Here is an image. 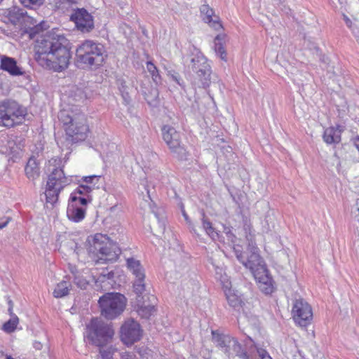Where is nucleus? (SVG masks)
Listing matches in <instances>:
<instances>
[{"label":"nucleus","mask_w":359,"mask_h":359,"mask_svg":"<svg viewBox=\"0 0 359 359\" xmlns=\"http://www.w3.org/2000/svg\"><path fill=\"white\" fill-rule=\"evenodd\" d=\"M292 314L295 323L301 327H306L310 324L313 318L311 307L302 298L295 299Z\"/></svg>","instance_id":"f8f14e48"},{"label":"nucleus","mask_w":359,"mask_h":359,"mask_svg":"<svg viewBox=\"0 0 359 359\" xmlns=\"http://www.w3.org/2000/svg\"><path fill=\"white\" fill-rule=\"evenodd\" d=\"M34 58L42 67L61 72L68 68L72 57L69 41L62 34L49 33L37 39Z\"/></svg>","instance_id":"f257e3e1"},{"label":"nucleus","mask_w":359,"mask_h":359,"mask_svg":"<svg viewBox=\"0 0 359 359\" xmlns=\"http://www.w3.org/2000/svg\"><path fill=\"white\" fill-rule=\"evenodd\" d=\"M114 349L111 347H107V348H101L100 349V353L101 354L102 359H111L112 358V355L114 354Z\"/></svg>","instance_id":"e433bc0d"},{"label":"nucleus","mask_w":359,"mask_h":359,"mask_svg":"<svg viewBox=\"0 0 359 359\" xmlns=\"http://www.w3.org/2000/svg\"><path fill=\"white\" fill-rule=\"evenodd\" d=\"M137 304L138 306V314L144 318L148 319L154 312V306L151 304H145L144 301V296L140 294V297L137 295Z\"/></svg>","instance_id":"5701e85b"},{"label":"nucleus","mask_w":359,"mask_h":359,"mask_svg":"<svg viewBox=\"0 0 359 359\" xmlns=\"http://www.w3.org/2000/svg\"><path fill=\"white\" fill-rule=\"evenodd\" d=\"M69 184V180L65 177L61 168L54 169L48 176L45 192L46 202L54 204L58 200L61 190Z\"/></svg>","instance_id":"1a4fd4ad"},{"label":"nucleus","mask_w":359,"mask_h":359,"mask_svg":"<svg viewBox=\"0 0 359 359\" xmlns=\"http://www.w3.org/2000/svg\"><path fill=\"white\" fill-rule=\"evenodd\" d=\"M127 266L130 271L135 276L133 289L136 295L140 297L145 291V273L140 262L134 258H128L126 260Z\"/></svg>","instance_id":"ddd939ff"},{"label":"nucleus","mask_w":359,"mask_h":359,"mask_svg":"<svg viewBox=\"0 0 359 359\" xmlns=\"http://www.w3.org/2000/svg\"><path fill=\"white\" fill-rule=\"evenodd\" d=\"M11 220V217H6L4 222H0V229L5 228Z\"/></svg>","instance_id":"864d4df0"},{"label":"nucleus","mask_w":359,"mask_h":359,"mask_svg":"<svg viewBox=\"0 0 359 359\" xmlns=\"http://www.w3.org/2000/svg\"><path fill=\"white\" fill-rule=\"evenodd\" d=\"M24 15L25 13L23 10L15 6L10 8L8 11V20L14 25L19 22L23 18Z\"/></svg>","instance_id":"c85d7f7f"},{"label":"nucleus","mask_w":359,"mask_h":359,"mask_svg":"<svg viewBox=\"0 0 359 359\" xmlns=\"http://www.w3.org/2000/svg\"><path fill=\"white\" fill-rule=\"evenodd\" d=\"M352 32H353V34L355 35V36L356 37L358 42H359V29L353 28L352 29Z\"/></svg>","instance_id":"13d9d810"},{"label":"nucleus","mask_w":359,"mask_h":359,"mask_svg":"<svg viewBox=\"0 0 359 359\" xmlns=\"http://www.w3.org/2000/svg\"><path fill=\"white\" fill-rule=\"evenodd\" d=\"M343 17H344V20L345 21V23L347 25V27H349L350 29H353L354 27H352L351 20L346 15H343Z\"/></svg>","instance_id":"603ef678"},{"label":"nucleus","mask_w":359,"mask_h":359,"mask_svg":"<svg viewBox=\"0 0 359 359\" xmlns=\"http://www.w3.org/2000/svg\"><path fill=\"white\" fill-rule=\"evenodd\" d=\"M18 323V317L16 315H12V317L3 325V330L7 333H11L15 331Z\"/></svg>","instance_id":"7c9ffc66"},{"label":"nucleus","mask_w":359,"mask_h":359,"mask_svg":"<svg viewBox=\"0 0 359 359\" xmlns=\"http://www.w3.org/2000/svg\"><path fill=\"white\" fill-rule=\"evenodd\" d=\"M114 273L112 271H104L102 273H100V275L98 277V280L100 282L105 281L106 279L107 280H111L114 278Z\"/></svg>","instance_id":"a19ab883"},{"label":"nucleus","mask_w":359,"mask_h":359,"mask_svg":"<svg viewBox=\"0 0 359 359\" xmlns=\"http://www.w3.org/2000/svg\"><path fill=\"white\" fill-rule=\"evenodd\" d=\"M276 218L272 212H268L262 222V227L266 232L271 231L275 227Z\"/></svg>","instance_id":"c756f323"},{"label":"nucleus","mask_w":359,"mask_h":359,"mask_svg":"<svg viewBox=\"0 0 359 359\" xmlns=\"http://www.w3.org/2000/svg\"><path fill=\"white\" fill-rule=\"evenodd\" d=\"M71 287L72 285L69 281L62 280L56 285L53 291V296L56 298L63 297L69 294Z\"/></svg>","instance_id":"a878e982"},{"label":"nucleus","mask_w":359,"mask_h":359,"mask_svg":"<svg viewBox=\"0 0 359 359\" xmlns=\"http://www.w3.org/2000/svg\"><path fill=\"white\" fill-rule=\"evenodd\" d=\"M25 7L39 6L43 4L44 0H20Z\"/></svg>","instance_id":"ea45409f"},{"label":"nucleus","mask_w":359,"mask_h":359,"mask_svg":"<svg viewBox=\"0 0 359 359\" xmlns=\"http://www.w3.org/2000/svg\"><path fill=\"white\" fill-rule=\"evenodd\" d=\"M248 251L249 252L245 255L243 265L250 270L255 279L266 285L264 289H262L266 294L271 293L273 291V287L271 285V278L269 274L264 260L259 255L255 243L252 242V239H250V243H248Z\"/></svg>","instance_id":"7ed1b4c3"},{"label":"nucleus","mask_w":359,"mask_h":359,"mask_svg":"<svg viewBox=\"0 0 359 359\" xmlns=\"http://www.w3.org/2000/svg\"><path fill=\"white\" fill-rule=\"evenodd\" d=\"M91 198H90L88 196L87 198L85 197H77V203L78 205H86L88 202L91 201Z\"/></svg>","instance_id":"de8ad7c7"},{"label":"nucleus","mask_w":359,"mask_h":359,"mask_svg":"<svg viewBox=\"0 0 359 359\" xmlns=\"http://www.w3.org/2000/svg\"><path fill=\"white\" fill-rule=\"evenodd\" d=\"M126 302V298L120 293H106L99 299L102 316L109 320L116 318L124 311Z\"/></svg>","instance_id":"423d86ee"},{"label":"nucleus","mask_w":359,"mask_h":359,"mask_svg":"<svg viewBox=\"0 0 359 359\" xmlns=\"http://www.w3.org/2000/svg\"><path fill=\"white\" fill-rule=\"evenodd\" d=\"M69 269L71 272V273L74 276V278H75V276H77V275H79L81 271H79V269L76 268V266H74V265H69Z\"/></svg>","instance_id":"8fccbe9b"},{"label":"nucleus","mask_w":359,"mask_h":359,"mask_svg":"<svg viewBox=\"0 0 359 359\" xmlns=\"http://www.w3.org/2000/svg\"><path fill=\"white\" fill-rule=\"evenodd\" d=\"M109 238L101 233H97L88 238V252L93 257L99 258L101 253L106 250Z\"/></svg>","instance_id":"2eb2a0df"},{"label":"nucleus","mask_w":359,"mask_h":359,"mask_svg":"<svg viewBox=\"0 0 359 359\" xmlns=\"http://www.w3.org/2000/svg\"><path fill=\"white\" fill-rule=\"evenodd\" d=\"M76 95H78V97H79V99H75L76 101H80L81 100H82L83 98V92L82 90L81 89H76Z\"/></svg>","instance_id":"5fc2aeb1"},{"label":"nucleus","mask_w":359,"mask_h":359,"mask_svg":"<svg viewBox=\"0 0 359 359\" xmlns=\"http://www.w3.org/2000/svg\"><path fill=\"white\" fill-rule=\"evenodd\" d=\"M8 313H9V315L11 316V317H12V315H15L13 313V308L11 307H8Z\"/></svg>","instance_id":"e2e57ef3"},{"label":"nucleus","mask_w":359,"mask_h":359,"mask_svg":"<svg viewBox=\"0 0 359 359\" xmlns=\"http://www.w3.org/2000/svg\"><path fill=\"white\" fill-rule=\"evenodd\" d=\"M201 221L203 229L205 231L206 233L214 240L218 238V233L215 231V228L212 226V223L205 216L204 212H202Z\"/></svg>","instance_id":"cd10ccee"},{"label":"nucleus","mask_w":359,"mask_h":359,"mask_svg":"<svg viewBox=\"0 0 359 359\" xmlns=\"http://www.w3.org/2000/svg\"><path fill=\"white\" fill-rule=\"evenodd\" d=\"M33 346L36 350H41L43 347V345L40 341H36L34 342Z\"/></svg>","instance_id":"6e6d98bb"},{"label":"nucleus","mask_w":359,"mask_h":359,"mask_svg":"<svg viewBox=\"0 0 359 359\" xmlns=\"http://www.w3.org/2000/svg\"><path fill=\"white\" fill-rule=\"evenodd\" d=\"M226 233L229 238H231V241H233V238H235L234 235H233V233H231V232L229 229Z\"/></svg>","instance_id":"680f3d73"},{"label":"nucleus","mask_w":359,"mask_h":359,"mask_svg":"<svg viewBox=\"0 0 359 359\" xmlns=\"http://www.w3.org/2000/svg\"><path fill=\"white\" fill-rule=\"evenodd\" d=\"M122 359H134L133 355L128 353H124L121 355Z\"/></svg>","instance_id":"4d7b16f0"},{"label":"nucleus","mask_w":359,"mask_h":359,"mask_svg":"<svg viewBox=\"0 0 359 359\" xmlns=\"http://www.w3.org/2000/svg\"><path fill=\"white\" fill-rule=\"evenodd\" d=\"M244 230L246 233V238L250 243V239L254 242V235L252 233V227L250 224H248L247 222L244 224Z\"/></svg>","instance_id":"79ce46f5"},{"label":"nucleus","mask_w":359,"mask_h":359,"mask_svg":"<svg viewBox=\"0 0 359 359\" xmlns=\"http://www.w3.org/2000/svg\"><path fill=\"white\" fill-rule=\"evenodd\" d=\"M162 135L173 156L180 161L187 160V152L181 143L180 133L170 126H164L162 128Z\"/></svg>","instance_id":"9d476101"},{"label":"nucleus","mask_w":359,"mask_h":359,"mask_svg":"<svg viewBox=\"0 0 359 359\" xmlns=\"http://www.w3.org/2000/svg\"><path fill=\"white\" fill-rule=\"evenodd\" d=\"M256 348L260 359H272L266 350L262 348H257V346Z\"/></svg>","instance_id":"a18cd8bd"},{"label":"nucleus","mask_w":359,"mask_h":359,"mask_svg":"<svg viewBox=\"0 0 359 359\" xmlns=\"http://www.w3.org/2000/svg\"><path fill=\"white\" fill-rule=\"evenodd\" d=\"M196 102L198 106L204 105L205 107H208L211 104L215 105L213 98L209 94H205L202 97L196 98Z\"/></svg>","instance_id":"2f4dec72"},{"label":"nucleus","mask_w":359,"mask_h":359,"mask_svg":"<svg viewBox=\"0 0 359 359\" xmlns=\"http://www.w3.org/2000/svg\"><path fill=\"white\" fill-rule=\"evenodd\" d=\"M53 4L57 8H65L72 4H75L76 0H53Z\"/></svg>","instance_id":"c9c22d12"},{"label":"nucleus","mask_w":359,"mask_h":359,"mask_svg":"<svg viewBox=\"0 0 359 359\" xmlns=\"http://www.w3.org/2000/svg\"><path fill=\"white\" fill-rule=\"evenodd\" d=\"M8 303L9 307L13 308V303L11 300H9Z\"/></svg>","instance_id":"0e129e2a"},{"label":"nucleus","mask_w":359,"mask_h":359,"mask_svg":"<svg viewBox=\"0 0 359 359\" xmlns=\"http://www.w3.org/2000/svg\"><path fill=\"white\" fill-rule=\"evenodd\" d=\"M58 119L65 130L66 147H69L86 139L89 129L83 114L70 108L62 109L58 113Z\"/></svg>","instance_id":"f03ea898"},{"label":"nucleus","mask_w":359,"mask_h":359,"mask_svg":"<svg viewBox=\"0 0 359 359\" xmlns=\"http://www.w3.org/2000/svg\"><path fill=\"white\" fill-rule=\"evenodd\" d=\"M118 88L121 92L123 97L126 98L125 94L126 95H128V93L127 92L128 87L123 80H118Z\"/></svg>","instance_id":"c03bdc74"},{"label":"nucleus","mask_w":359,"mask_h":359,"mask_svg":"<svg viewBox=\"0 0 359 359\" xmlns=\"http://www.w3.org/2000/svg\"><path fill=\"white\" fill-rule=\"evenodd\" d=\"M212 340L216 346L229 357L235 354L241 359H251L250 355L243 350L238 341L229 334L212 330Z\"/></svg>","instance_id":"6e6552de"},{"label":"nucleus","mask_w":359,"mask_h":359,"mask_svg":"<svg viewBox=\"0 0 359 359\" xmlns=\"http://www.w3.org/2000/svg\"><path fill=\"white\" fill-rule=\"evenodd\" d=\"M1 67L13 76H20L24 74L22 68L17 65L14 58L3 56L1 59Z\"/></svg>","instance_id":"412c9836"},{"label":"nucleus","mask_w":359,"mask_h":359,"mask_svg":"<svg viewBox=\"0 0 359 359\" xmlns=\"http://www.w3.org/2000/svg\"><path fill=\"white\" fill-rule=\"evenodd\" d=\"M67 215L70 220L75 222H81L84 219L86 209L78 205L76 196H71V202L68 205Z\"/></svg>","instance_id":"f3484780"},{"label":"nucleus","mask_w":359,"mask_h":359,"mask_svg":"<svg viewBox=\"0 0 359 359\" xmlns=\"http://www.w3.org/2000/svg\"><path fill=\"white\" fill-rule=\"evenodd\" d=\"M93 190L90 189V187H88V184H80L75 190L74 193L72 195L75 196L76 194H79L80 195H86L90 193Z\"/></svg>","instance_id":"4c0bfd02"},{"label":"nucleus","mask_w":359,"mask_h":359,"mask_svg":"<svg viewBox=\"0 0 359 359\" xmlns=\"http://www.w3.org/2000/svg\"><path fill=\"white\" fill-rule=\"evenodd\" d=\"M104 48L99 43L86 40L76 50L77 62L88 67H98L104 61Z\"/></svg>","instance_id":"20e7f679"},{"label":"nucleus","mask_w":359,"mask_h":359,"mask_svg":"<svg viewBox=\"0 0 359 359\" xmlns=\"http://www.w3.org/2000/svg\"><path fill=\"white\" fill-rule=\"evenodd\" d=\"M72 18L74 19L78 29L83 32H88L94 27L91 15L85 9L78 10Z\"/></svg>","instance_id":"dca6fc26"},{"label":"nucleus","mask_w":359,"mask_h":359,"mask_svg":"<svg viewBox=\"0 0 359 359\" xmlns=\"http://www.w3.org/2000/svg\"><path fill=\"white\" fill-rule=\"evenodd\" d=\"M233 252L238 260L243 264V262H244L245 257V253L242 252L239 246L237 248L234 247Z\"/></svg>","instance_id":"37998d69"},{"label":"nucleus","mask_w":359,"mask_h":359,"mask_svg":"<svg viewBox=\"0 0 359 359\" xmlns=\"http://www.w3.org/2000/svg\"><path fill=\"white\" fill-rule=\"evenodd\" d=\"M154 219L151 222L150 229L154 235L160 236L165 229V215L162 208H157L153 210Z\"/></svg>","instance_id":"a211bd4d"},{"label":"nucleus","mask_w":359,"mask_h":359,"mask_svg":"<svg viewBox=\"0 0 359 359\" xmlns=\"http://www.w3.org/2000/svg\"><path fill=\"white\" fill-rule=\"evenodd\" d=\"M221 39V36L220 35H217L216 37H215V41L217 40H220Z\"/></svg>","instance_id":"69168bd1"},{"label":"nucleus","mask_w":359,"mask_h":359,"mask_svg":"<svg viewBox=\"0 0 359 359\" xmlns=\"http://www.w3.org/2000/svg\"><path fill=\"white\" fill-rule=\"evenodd\" d=\"M74 283L81 289H86L88 285V281L83 278L81 272L79 275H77V276L74 278Z\"/></svg>","instance_id":"72a5a7b5"},{"label":"nucleus","mask_w":359,"mask_h":359,"mask_svg":"<svg viewBox=\"0 0 359 359\" xmlns=\"http://www.w3.org/2000/svg\"><path fill=\"white\" fill-rule=\"evenodd\" d=\"M120 332L122 341L127 345L139 341L142 336L140 325L134 320H126L121 326Z\"/></svg>","instance_id":"4468645a"},{"label":"nucleus","mask_w":359,"mask_h":359,"mask_svg":"<svg viewBox=\"0 0 359 359\" xmlns=\"http://www.w3.org/2000/svg\"><path fill=\"white\" fill-rule=\"evenodd\" d=\"M191 69L196 74L200 82L197 83L194 81L193 85L203 88L208 87L210 84L211 69L207 59L201 53H198L191 58Z\"/></svg>","instance_id":"9b49d317"},{"label":"nucleus","mask_w":359,"mask_h":359,"mask_svg":"<svg viewBox=\"0 0 359 359\" xmlns=\"http://www.w3.org/2000/svg\"><path fill=\"white\" fill-rule=\"evenodd\" d=\"M25 116L24 109L13 100L0 102V126L13 127L20 123Z\"/></svg>","instance_id":"0eeeda50"},{"label":"nucleus","mask_w":359,"mask_h":359,"mask_svg":"<svg viewBox=\"0 0 359 359\" xmlns=\"http://www.w3.org/2000/svg\"><path fill=\"white\" fill-rule=\"evenodd\" d=\"M224 50H225V49L222 43H215V51L217 54H219L222 51H224Z\"/></svg>","instance_id":"3c124183"},{"label":"nucleus","mask_w":359,"mask_h":359,"mask_svg":"<svg viewBox=\"0 0 359 359\" xmlns=\"http://www.w3.org/2000/svg\"><path fill=\"white\" fill-rule=\"evenodd\" d=\"M219 57L222 60H226V50L224 51H222L219 54Z\"/></svg>","instance_id":"bf43d9fd"},{"label":"nucleus","mask_w":359,"mask_h":359,"mask_svg":"<svg viewBox=\"0 0 359 359\" xmlns=\"http://www.w3.org/2000/svg\"><path fill=\"white\" fill-rule=\"evenodd\" d=\"M44 24V22L40 23L34 27L30 28L29 31L30 38L33 39L35 36L39 34L43 29V25Z\"/></svg>","instance_id":"58836bf2"},{"label":"nucleus","mask_w":359,"mask_h":359,"mask_svg":"<svg viewBox=\"0 0 359 359\" xmlns=\"http://www.w3.org/2000/svg\"><path fill=\"white\" fill-rule=\"evenodd\" d=\"M6 359H14L11 355H6Z\"/></svg>","instance_id":"338daca9"},{"label":"nucleus","mask_w":359,"mask_h":359,"mask_svg":"<svg viewBox=\"0 0 359 359\" xmlns=\"http://www.w3.org/2000/svg\"><path fill=\"white\" fill-rule=\"evenodd\" d=\"M147 69L148 72L151 74L154 81L157 82V78L160 77L157 67L151 62H147Z\"/></svg>","instance_id":"f704fd0d"},{"label":"nucleus","mask_w":359,"mask_h":359,"mask_svg":"<svg viewBox=\"0 0 359 359\" xmlns=\"http://www.w3.org/2000/svg\"><path fill=\"white\" fill-rule=\"evenodd\" d=\"M354 144L356 147V148L358 149L359 151V136L356 137L355 138V141H354Z\"/></svg>","instance_id":"052dcab7"},{"label":"nucleus","mask_w":359,"mask_h":359,"mask_svg":"<svg viewBox=\"0 0 359 359\" xmlns=\"http://www.w3.org/2000/svg\"><path fill=\"white\" fill-rule=\"evenodd\" d=\"M120 254V248L116 243H111L109 240L106 246V250L101 253L98 259L105 262H114L118 259Z\"/></svg>","instance_id":"4be33fe9"},{"label":"nucleus","mask_w":359,"mask_h":359,"mask_svg":"<svg viewBox=\"0 0 359 359\" xmlns=\"http://www.w3.org/2000/svg\"><path fill=\"white\" fill-rule=\"evenodd\" d=\"M3 1V0H0V4L1 3V1Z\"/></svg>","instance_id":"774afa93"},{"label":"nucleus","mask_w":359,"mask_h":359,"mask_svg":"<svg viewBox=\"0 0 359 359\" xmlns=\"http://www.w3.org/2000/svg\"><path fill=\"white\" fill-rule=\"evenodd\" d=\"M83 182L86 184H88L92 190L98 189L103 184V178L101 175H90L84 176L82 178Z\"/></svg>","instance_id":"bb28decb"},{"label":"nucleus","mask_w":359,"mask_h":359,"mask_svg":"<svg viewBox=\"0 0 359 359\" xmlns=\"http://www.w3.org/2000/svg\"><path fill=\"white\" fill-rule=\"evenodd\" d=\"M1 142H6L5 149H2L4 153H9L13 154H18L24 147L22 140L19 139L17 136L11 135L7 137H4L1 140Z\"/></svg>","instance_id":"aec40b11"},{"label":"nucleus","mask_w":359,"mask_h":359,"mask_svg":"<svg viewBox=\"0 0 359 359\" xmlns=\"http://www.w3.org/2000/svg\"><path fill=\"white\" fill-rule=\"evenodd\" d=\"M27 177L30 180H34L39 176V167L34 158L31 157L25 168Z\"/></svg>","instance_id":"393cba45"},{"label":"nucleus","mask_w":359,"mask_h":359,"mask_svg":"<svg viewBox=\"0 0 359 359\" xmlns=\"http://www.w3.org/2000/svg\"><path fill=\"white\" fill-rule=\"evenodd\" d=\"M226 299L228 301L229 304L233 308L238 307V306L241 305V301L239 299V297L231 292H229V294H226Z\"/></svg>","instance_id":"473e14b6"},{"label":"nucleus","mask_w":359,"mask_h":359,"mask_svg":"<svg viewBox=\"0 0 359 359\" xmlns=\"http://www.w3.org/2000/svg\"><path fill=\"white\" fill-rule=\"evenodd\" d=\"M203 20L210 24L215 29L219 30L222 28L218 16L214 15V11L208 4H203L200 8Z\"/></svg>","instance_id":"6ab92c4d"},{"label":"nucleus","mask_w":359,"mask_h":359,"mask_svg":"<svg viewBox=\"0 0 359 359\" xmlns=\"http://www.w3.org/2000/svg\"><path fill=\"white\" fill-rule=\"evenodd\" d=\"M323 137L327 144L339 143L341 140L340 131L333 127L327 128L325 130Z\"/></svg>","instance_id":"b1692460"},{"label":"nucleus","mask_w":359,"mask_h":359,"mask_svg":"<svg viewBox=\"0 0 359 359\" xmlns=\"http://www.w3.org/2000/svg\"><path fill=\"white\" fill-rule=\"evenodd\" d=\"M168 75L170 76L172 79L176 81L177 84H179L180 86L182 85L180 83L181 79L178 73H176L175 72H169Z\"/></svg>","instance_id":"09e8293b"},{"label":"nucleus","mask_w":359,"mask_h":359,"mask_svg":"<svg viewBox=\"0 0 359 359\" xmlns=\"http://www.w3.org/2000/svg\"><path fill=\"white\" fill-rule=\"evenodd\" d=\"M182 215H183L185 220L187 221V222L189 224V228L191 229V231H193L197 236H199V233H198V231L194 227V226L191 224V221H190L187 214L186 213V212L184 210H182Z\"/></svg>","instance_id":"49530a36"},{"label":"nucleus","mask_w":359,"mask_h":359,"mask_svg":"<svg viewBox=\"0 0 359 359\" xmlns=\"http://www.w3.org/2000/svg\"><path fill=\"white\" fill-rule=\"evenodd\" d=\"M86 336L90 342L100 347L110 342L114 334L111 323H107L100 318H93L86 327Z\"/></svg>","instance_id":"39448f33"}]
</instances>
